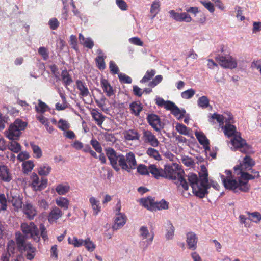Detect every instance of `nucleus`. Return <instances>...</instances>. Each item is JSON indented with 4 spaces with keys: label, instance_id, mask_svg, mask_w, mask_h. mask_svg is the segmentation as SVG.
Instances as JSON below:
<instances>
[{
    "label": "nucleus",
    "instance_id": "nucleus-1",
    "mask_svg": "<svg viewBox=\"0 0 261 261\" xmlns=\"http://www.w3.org/2000/svg\"><path fill=\"white\" fill-rule=\"evenodd\" d=\"M27 123L21 119H17L13 123L11 124L8 129L6 130L5 134L11 142L8 144L7 149L14 153H17L21 150V145L16 141L19 140L21 135V130H24Z\"/></svg>",
    "mask_w": 261,
    "mask_h": 261
},
{
    "label": "nucleus",
    "instance_id": "nucleus-2",
    "mask_svg": "<svg viewBox=\"0 0 261 261\" xmlns=\"http://www.w3.org/2000/svg\"><path fill=\"white\" fill-rule=\"evenodd\" d=\"M224 133L228 138L233 136L231 142L236 149L245 154L254 153L252 146L247 144L246 141L241 137L240 133L236 131L234 125L226 123L224 127Z\"/></svg>",
    "mask_w": 261,
    "mask_h": 261
},
{
    "label": "nucleus",
    "instance_id": "nucleus-3",
    "mask_svg": "<svg viewBox=\"0 0 261 261\" xmlns=\"http://www.w3.org/2000/svg\"><path fill=\"white\" fill-rule=\"evenodd\" d=\"M15 236L18 250L21 253L27 251V259L30 260L33 259L35 255L36 248L30 242H26L27 238L20 231L16 232Z\"/></svg>",
    "mask_w": 261,
    "mask_h": 261
},
{
    "label": "nucleus",
    "instance_id": "nucleus-4",
    "mask_svg": "<svg viewBox=\"0 0 261 261\" xmlns=\"http://www.w3.org/2000/svg\"><path fill=\"white\" fill-rule=\"evenodd\" d=\"M117 163L119 167H121L122 170L128 172H130L132 169H135L137 165L135 154L132 152L127 153L126 156L119 154Z\"/></svg>",
    "mask_w": 261,
    "mask_h": 261
},
{
    "label": "nucleus",
    "instance_id": "nucleus-5",
    "mask_svg": "<svg viewBox=\"0 0 261 261\" xmlns=\"http://www.w3.org/2000/svg\"><path fill=\"white\" fill-rule=\"evenodd\" d=\"M221 53L218 54L215 57L216 61L219 64L224 68L234 69L237 66V63L235 59L229 54L224 53V46L221 47Z\"/></svg>",
    "mask_w": 261,
    "mask_h": 261
},
{
    "label": "nucleus",
    "instance_id": "nucleus-6",
    "mask_svg": "<svg viewBox=\"0 0 261 261\" xmlns=\"http://www.w3.org/2000/svg\"><path fill=\"white\" fill-rule=\"evenodd\" d=\"M20 228L24 234L23 235L26 238L29 236L30 238H32L35 242L40 241V237L39 229L34 222H30L29 223L23 222L21 224Z\"/></svg>",
    "mask_w": 261,
    "mask_h": 261
},
{
    "label": "nucleus",
    "instance_id": "nucleus-7",
    "mask_svg": "<svg viewBox=\"0 0 261 261\" xmlns=\"http://www.w3.org/2000/svg\"><path fill=\"white\" fill-rule=\"evenodd\" d=\"M164 170L167 174L166 179L176 180L178 177V173H184V171L180 169L179 165L177 163L166 164L164 166Z\"/></svg>",
    "mask_w": 261,
    "mask_h": 261
},
{
    "label": "nucleus",
    "instance_id": "nucleus-8",
    "mask_svg": "<svg viewBox=\"0 0 261 261\" xmlns=\"http://www.w3.org/2000/svg\"><path fill=\"white\" fill-rule=\"evenodd\" d=\"M32 179L31 186L33 190L35 191H41L44 190L47 186V179L42 178L40 180L38 175L35 172H33L31 176Z\"/></svg>",
    "mask_w": 261,
    "mask_h": 261
},
{
    "label": "nucleus",
    "instance_id": "nucleus-9",
    "mask_svg": "<svg viewBox=\"0 0 261 261\" xmlns=\"http://www.w3.org/2000/svg\"><path fill=\"white\" fill-rule=\"evenodd\" d=\"M106 154L108 158L109 159L110 163V165L112 168L117 172H118L120 170V168L119 167V165L117 163V161L119 158V154L116 151L111 147H108L105 149Z\"/></svg>",
    "mask_w": 261,
    "mask_h": 261
},
{
    "label": "nucleus",
    "instance_id": "nucleus-10",
    "mask_svg": "<svg viewBox=\"0 0 261 261\" xmlns=\"http://www.w3.org/2000/svg\"><path fill=\"white\" fill-rule=\"evenodd\" d=\"M255 164V161L248 155H246L242 162L233 167L234 170L237 172L242 171H250L251 168Z\"/></svg>",
    "mask_w": 261,
    "mask_h": 261
},
{
    "label": "nucleus",
    "instance_id": "nucleus-11",
    "mask_svg": "<svg viewBox=\"0 0 261 261\" xmlns=\"http://www.w3.org/2000/svg\"><path fill=\"white\" fill-rule=\"evenodd\" d=\"M220 178L225 189L232 191L234 193H238L237 191V180L233 178L225 177V176L220 174Z\"/></svg>",
    "mask_w": 261,
    "mask_h": 261
},
{
    "label": "nucleus",
    "instance_id": "nucleus-12",
    "mask_svg": "<svg viewBox=\"0 0 261 261\" xmlns=\"http://www.w3.org/2000/svg\"><path fill=\"white\" fill-rule=\"evenodd\" d=\"M146 119L148 123L156 132H160L162 126V122L160 117L153 113L148 114Z\"/></svg>",
    "mask_w": 261,
    "mask_h": 261
},
{
    "label": "nucleus",
    "instance_id": "nucleus-13",
    "mask_svg": "<svg viewBox=\"0 0 261 261\" xmlns=\"http://www.w3.org/2000/svg\"><path fill=\"white\" fill-rule=\"evenodd\" d=\"M210 186L208 184H204L203 186H201L199 182V184L197 186L194 188L193 187L192 192L195 196L201 199L204 198L207 195Z\"/></svg>",
    "mask_w": 261,
    "mask_h": 261
},
{
    "label": "nucleus",
    "instance_id": "nucleus-14",
    "mask_svg": "<svg viewBox=\"0 0 261 261\" xmlns=\"http://www.w3.org/2000/svg\"><path fill=\"white\" fill-rule=\"evenodd\" d=\"M169 13L170 17L177 21L190 22L192 21V18L190 15L186 12L177 13L174 10H172L169 11Z\"/></svg>",
    "mask_w": 261,
    "mask_h": 261
},
{
    "label": "nucleus",
    "instance_id": "nucleus-15",
    "mask_svg": "<svg viewBox=\"0 0 261 261\" xmlns=\"http://www.w3.org/2000/svg\"><path fill=\"white\" fill-rule=\"evenodd\" d=\"M0 179L6 182H9L12 179L10 169L2 163H0Z\"/></svg>",
    "mask_w": 261,
    "mask_h": 261
},
{
    "label": "nucleus",
    "instance_id": "nucleus-16",
    "mask_svg": "<svg viewBox=\"0 0 261 261\" xmlns=\"http://www.w3.org/2000/svg\"><path fill=\"white\" fill-rule=\"evenodd\" d=\"M198 241L196 234L193 232H189L186 234V242L189 249L195 250L197 248Z\"/></svg>",
    "mask_w": 261,
    "mask_h": 261
},
{
    "label": "nucleus",
    "instance_id": "nucleus-17",
    "mask_svg": "<svg viewBox=\"0 0 261 261\" xmlns=\"http://www.w3.org/2000/svg\"><path fill=\"white\" fill-rule=\"evenodd\" d=\"M149 172L155 179H159L161 177L164 178L167 177V174L165 173L164 169H163L161 168H157L155 165H150L149 166Z\"/></svg>",
    "mask_w": 261,
    "mask_h": 261
},
{
    "label": "nucleus",
    "instance_id": "nucleus-18",
    "mask_svg": "<svg viewBox=\"0 0 261 261\" xmlns=\"http://www.w3.org/2000/svg\"><path fill=\"white\" fill-rule=\"evenodd\" d=\"M143 138L145 142L149 143L151 146L154 147H157L159 144V141L155 136L149 130L143 132Z\"/></svg>",
    "mask_w": 261,
    "mask_h": 261
},
{
    "label": "nucleus",
    "instance_id": "nucleus-19",
    "mask_svg": "<svg viewBox=\"0 0 261 261\" xmlns=\"http://www.w3.org/2000/svg\"><path fill=\"white\" fill-rule=\"evenodd\" d=\"M63 213L61 210L58 207L55 206L53 207L48 216V221L49 223H52L61 217Z\"/></svg>",
    "mask_w": 261,
    "mask_h": 261
},
{
    "label": "nucleus",
    "instance_id": "nucleus-20",
    "mask_svg": "<svg viewBox=\"0 0 261 261\" xmlns=\"http://www.w3.org/2000/svg\"><path fill=\"white\" fill-rule=\"evenodd\" d=\"M116 217L115 220V224L113 225V230H117L121 228L126 223V218L124 214H116Z\"/></svg>",
    "mask_w": 261,
    "mask_h": 261
},
{
    "label": "nucleus",
    "instance_id": "nucleus-21",
    "mask_svg": "<svg viewBox=\"0 0 261 261\" xmlns=\"http://www.w3.org/2000/svg\"><path fill=\"white\" fill-rule=\"evenodd\" d=\"M100 84L103 91L106 93L107 96L110 97L115 94L113 87L107 80L102 78L100 80Z\"/></svg>",
    "mask_w": 261,
    "mask_h": 261
},
{
    "label": "nucleus",
    "instance_id": "nucleus-22",
    "mask_svg": "<svg viewBox=\"0 0 261 261\" xmlns=\"http://www.w3.org/2000/svg\"><path fill=\"white\" fill-rule=\"evenodd\" d=\"M198 174L200 185L203 186L204 184H208V172L204 165L201 166V171Z\"/></svg>",
    "mask_w": 261,
    "mask_h": 261
},
{
    "label": "nucleus",
    "instance_id": "nucleus-23",
    "mask_svg": "<svg viewBox=\"0 0 261 261\" xmlns=\"http://www.w3.org/2000/svg\"><path fill=\"white\" fill-rule=\"evenodd\" d=\"M154 199L151 196H148L146 198H141L140 199V203L145 208L152 211V209H154Z\"/></svg>",
    "mask_w": 261,
    "mask_h": 261
},
{
    "label": "nucleus",
    "instance_id": "nucleus-24",
    "mask_svg": "<svg viewBox=\"0 0 261 261\" xmlns=\"http://www.w3.org/2000/svg\"><path fill=\"white\" fill-rule=\"evenodd\" d=\"M243 179L241 177H239L237 179V191L238 193L240 192H247L249 191L250 186L248 182Z\"/></svg>",
    "mask_w": 261,
    "mask_h": 261
},
{
    "label": "nucleus",
    "instance_id": "nucleus-25",
    "mask_svg": "<svg viewBox=\"0 0 261 261\" xmlns=\"http://www.w3.org/2000/svg\"><path fill=\"white\" fill-rule=\"evenodd\" d=\"M93 119L98 126H101L104 121L106 116L99 112L97 110L93 109L91 113Z\"/></svg>",
    "mask_w": 261,
    "mask_h": 261
},
{
    "label": "nucleus",
    "instance_id": "nucleus-26",
    "mask_svg": "<svg viewBox=\"0 0 261 261\" xmlns=\"http://www.w3.org/2000/svg\"><path fill=\"white\" fill-rule=\"evenodd\" d=\"M76 85L77 89L80 91V95L83 97H86L89 94V92L86 84L80 80L76 81Z\"/></svg>",
    "mask_w": 261,
    "mask_h": 261
},
{
    "label": "nucleus",
    "instance_id": "nucleus-27",
    "mask_svg": "<svg viewBox=\"0 0 261 261\" xmlns=\"http://www.w3.org/2000/svg\"><path fill=\"white\" fill-rule=\"evenodd\" d=\"M124 135L125 139L127 140H139L140 138V135L134 129L125 130Z\"/></svg>",
    "mask_w": 261,
    "mask_h": 261
},
{
    "label": "nucleus",
    "instance_id": "nucleus-28",
    "mask_svg": "<svg viewBox=\"0 0 261 261\" xmlns=\"http://www.w3.org/2000/svg\"><path fill=\"white\" fill-rule=\"evenodd\" d=\"M51 170V167L47 163L40 165L38 169V173L40 176H47Z\"/></svg>",
    "mask_w": 261,
    "mask_h": 261
},
{
    "label": "nucleus",
    "instance_id": "nucleus-29",
    "mask_svg": "<svg viewBox=\"0 0 261 261\" xmlns=\"http://www.w3.org/2000/svg\"><path fill=\"white\" fill-rule=\"evenodd\" d=\"M129 108L132 114L136 116H139L140 113L142 111L143 107L142 104L139 102L137 103L136 101H133L129 105Z\"/></svg>",
    "mask_w": 261,
    "mask_h": 261
},
{
    "label": "nucleus",
    "instance_id": "nucleus-30",
    "mask_svg": "<svg viewBox=\"0 0 261 261\" xmlns=\"http://www.w3.org/2000/svg\"><path fill=\"white\" fill-rule=\"evenodd\" d=\"M23 212L29 220L34 219L36 215L35 211L30 203H27L23 208Z\"/></svg>",
    "mask_w": 261,
    "mask_h": 261
},
{
    "label": "nucleus",
    "instance_id": "nucleus-31",
    "mask_svg": "<svg viewBox=\"0 0 261 261\" xmlns=\"http://www.w3.org/2000/svg\"><path fill=\"white\" fill-rule=\"evenodd\" d=\"M169 203L166 201L165 199H162L159 202H155L154 201L153 207L154 209H152V211L157 210H167L169 207Z\"/></svg>",
    "mask_w": 261,
    "mask_h": 261
},
{
    "label": "nucleus",
    "instance_id": "nucleus-32",
    "mask_svg": "<svg viewBox=\"0 0 261 261\" xmlns=\"http://www.w3.org/2000/svg\"><path fill=\"white\" fill-rule=\"evenodd\" d=\"M160 2L159 0L154 1L150 8V12L152 14L151 19L154 18L160 10Z\"/></svg>",
    "mask_w": 261,
    "mask_h": 261
},
{
    "label": "nucleus",
    "instance_id": "nucleus-33",
    "mask_svg": "<svg viewBox=\"0 0 261 261\" xmlns=\"http://www.w3.org/2000/svg\"><path fill=\"white\" fill-rule=\"evenodd\" d=\"M56 203L64 210H67L69 205V200L65 197H59L56 199Z\"/></svg>",
    "mask_w": 261,
    "mask_h": 261
},
{
    "label": "nucleus",
    "instance_id": "nucleus-34",
    "mask_svg": "<svg viewBox=\"0 0 261 261\" xmlns=\"http://www.w3.org/2000/svg\"><path fill=\"white\" fill-rule=\"evenodd\" d=\"M166 233L165 237L167 240L172 239L174 234L175 228L170 221H168L166 226Z\"/></svg>",
    "mask_w": 261,
    "mask_h": 261
},
{
    "label": "nucleus",
    "instance_id": "nucleus-35",
    "mask_svg": "<svg viewBox=\"0 0 261 261\" xmlns=\"http://www.w3.org/2000/svg\"><path fill=\"white\" fill-rule=\"evenodd\" d=\"M195 136L198 140L199 143L201 145H207L209 144V140L202 132H198L196 130L195 132Z\"/></svg>",
    "mask_w": 261,
    "mask_h": 261
},
{
    "label": "nucleus",
    "instance_id": "nucleus-36",
    "mask_svg": "<svg viewBox=\"0 0 261 261\" xmlns=\"http://www.w3.org/2000/svg\"><path fill=\"white\" fill-rule=\"evenodd\" d=\"M16 242L13 240L8 241L7 246V251L8 254L11 256H13L16 252Z\"/></svg>",
    "mask_w": 261,
    "mask_h": 261
},
{
    "label": "nucleus",
    "instance_id": "nucleus-37",
    "mask_svg": "<svg viewBox=\"0 0 261 261\" xmlns=\"http://www.w3.org/2000/svg\"><path fill=\"white\" fill-rule=\"evenodd\" d=\"M70 187L68 185L59 184L56 188V191L59 195H64L69 192Z\"/></svg>",
    "mask_w": 261,
    "mask_h": 261
},
{
    "label": "nucleus",
    "instance_id": "nucleus-38",
    "mask_svg": "<svg viewBox=\"0 0 261 261\" xmlns=\"http://www.w3.org/2000/svg\"><path fill=\"white\" fill-rule=\"evenodd\" d=\"M38 105L35 106V109L37 113H40L41 114L44 113L47 110L50 109L49 107L45 102H43L41 100L39 99Z\"/></svg>",
    "mask_w": 261,
    "mask_h": 261
},
{
    "label": "nucleus",
    "instance_id": "nucleus-39",
    "mask_svg": "<svg viewBox=\"0 0 261 261\" xmlns=\"http://www.w3.org/2000/svg\"><path fill=\"white\" fill-rule=\"evenodd\" d=\"M188 181L191 188L195 187L199 184V180L195 173H190L188 175Z\"/></svg>",
    "mask_w": 261,
    "mask_h": 261
},
{
    "label": "nucleus",
    "instance_id": "nucleus-40",
    "mask_svg": "<svg viewBox=\"0 0 261 261\" xmlns=\"http://www.w3.org/2000/svg\"><path fill=\"white\" fill-rule=\"evenodd\" d=\"M210 103V100L206 96H202L200 97L197 100L198 106L202 108L205 109L208 107Z\"/></svg>",
    "mask_w": 261,
    "mask_h": 261
},
{
    "label": "nucleus",
    "instance_id": "nucleus-41",
    "mask_svg": "<svg viewBox=\"0 0 261 261\" xmlns=\"http://www.w3.org/2000/svg\"><path fill=\"white\" fill-rule=\"evenodd\" d=\"M34 166L33 162L31 160L23 162L22 164V170L23 173L28 174L31 172Z\"/></svg>",
    "mask_w": 261,
    "mask_h": 261
},
{
    "label": "nucleus",
    "instance_id": "nucleus-42",
    "mask_svg": "<svg viewBox=\"0 0 261 261\" xmlns=\"http://www.w3.org/2000/svg\"><path fill=\"white\" fill-rule=\"evenodd\" d=\"M249 215L248 220L251 221L256 223H258L261 220V214L257 212L253 213L247 212Z\"/></svg>",
    "mask_w": 261,
    "mask_h": 261
},
{
    "label": "nucleus",
    "instance_id": "nucleus-43",
    "mask_svg": "<svg viewBox=\"0 0 261 261\" xmlns=\"http://www.w3.org/2000/svg\"><path fill=\"white\" fill-rule=\"evenodd\" d=\"M146 153L150 157L154 158L157 161L161 160L162 158L157 150L153 148H148L146 151Z\"/></svg>",
    "mask_w": 261,
    "mask_h": 261
},
{
    "label": "nucleus",
    "instance_id": "nucleus-44",
    "mask_svg": "<svg viewBox=\"0 0 261 261\" xmlns=\"http://www.w3.org/2000/svg\"><path fill=\"white\" fill-rule=\"evenodd\" d=\"M106 56L99 55L95 58V62L98 68L100 70H103L106 68L105 58Z\"/></svg>",
    "mask_w": 261,
    "mask_h": 261
},
{
    "label": "nucleus",
    "instance_id": "nucleus-45",
    "mask_svg": "<svg viewBox=\"0 0 261 261\" xmlns=\"http://www.w3.org/2000/svg\"><path fill=\"white\" fill-rule=\"evenodd\" d=\"M164 107L167 110H170L172 115L175 110L178 111V107L174 102L170 100H167Z\"/></svg>",
    "mask_w": 261,
    "mask_h": 261
},
{
    "label": "nucleus",
    "instance_id": "nucleus-46",
    "mask_svg": "<svg viewBox=\"0 0 261 261\" xmlns=\"http://www.w3.org/2000/svg\"><path fill=\"white\" fill-rule=\"evenodd\" d=\"M155 73L156 71L154 69H151L150 71L148 70L140 82L145 83L149 81L155 75Z\"/></svg>",
    "mask_w": 261,
    "mask_h": 261
},
{
    "label": "nucleus",
    "instance_id": "nucleus-47",
    "mask_svg": "<svg viewBox=\"0 0 261 261\" xmlns=\"http://www.w3.org/2000/svg\"><path fill=\"white\" fill-rule=\"evenodd\" d=\"M214 119H216L218 123L223 124L224 118L223 115L215 113L212 115L211 117L209 118L208 121L211 123H214Z\"/></svg>",
    "mask_w": 261,
    "mask_h": 261
},
{
    "label": "nucleus",
    "instance_id": "nucleus-48",
    "mask_svg": "<svg viewBox=\"0 0 261 261\" xmlns=\"http://www.w3.org/2000/svg\"><path fill=\"white\" fill-rule=\"evenodd\" d=\"M68 243L72 244L75 247H79L83 245L84 243V240L82 239H78L77 237H74L72 239L68 238Z\"/></svg>",
    "mask_w": 261,
    "mask_h": 261
},
{
    "label": "nucleus",
    "instance_id": "nucleus-49",
    "mask_svg": "<svg viewBox=\"0 0 261 261\" xmlns=\"http://www.w3.org/2000/svg\"><path fill=\"white\" fill-rule=\"evenodd\" d=\"M30 145L33 153L35 154L34 157L36 158H40L42 155L41 148L38 145L34 144L33 143H31Z\"/></svg>",
    "mask_w": 261,
    "mask_h": 261
},
{
    "label": "nucleus",
    "instance_id": "nucleus-50",
    "mask_svg": "<svg viewBox=\"0 0 261 261\" xmlns=\"http://www.w3.org/2000/svg\"><path fill=\"white\" fill-rule=\"evenodd\" d=\"M245 171H239V172L237 173V174H240L241 175V178L247 181L248 182L249 180H252L255 178L253 175L250 174L248 172Z\"/></svg>",
    "mask_w": 261,
    "mask_h": 261
},
{
    "label": "nucleus",
    "instance_id": "nucleus-51",
    "mask_svg": "<svg viewBox=\"0 0 261 261\" xmlns=\"http://www.w3.org/2000/svg\"><path fill=\"white\" fill-rule=\"evenodd\" d=\"M118 77L121 83L131 84L132 83V78L123 73L118 74Z\"/></svg>",
    "mask_w": 261,
    "mask_h": 261
},
{
    "label": "nucleus",
    "instance_id": "nucleus-52",
    "mask_svg": "<svg viewBox=\"0 0 261 261\" xmlns=\"http://www.w3.org/2000/svg\"><path fill=\"white\" fill-rule=\"evenodd\" d=\"M90 144L92 146L94 150L98 153H101L102 148L99 142L95 139L93 138L90 141Z\"/></svg>",
    "mask_w": 261,
    "mask_h": 261
},
{
    "label": "nucleus",
    "instance_id": "nucleus-53",
    "mask_svg": "<svg viewBox=\"0 0 261 261\" xmlns=\"http://www.w3.org/2000/svg\"><path fill=\"white\" fill-rule=\"evenodd\" d=\"M195 91L193 89H189L182 92L181 93V96L184 99H190L192 98L195 94Z\"/></svg>",
    "mask_w": 261,
    "mask_h": 261
},
{
    "label": "nucleus",
    "instance_id": "nucleus-54",
    "mask_svg": "<svg viewBox=\"0 0 261 261\" xmlns=\"http://www.w3.org/2000/svg\"><path fill=\"white\" fill-rule=\"evenodd\" d=\"M83 245H84L89 251H93L95 248V245L89 238H87L84 241Z\"/></svg>",
    "mask_w": 261,
    "mask_h": 261
},
{
    "label": "nucleus",
    "instance_id": "nucleus-55",
    "mask_svg": "<svg viewBox=\"0 0 261 261\" xmlns=\"http://www.w3.org/2000/svg\"><path fill=\"white\" fill-rule=\"evenodd\" d=\"M176 129L180 134L187 135L188 134V128L182 123H177Z\"/></svg>",
    "mask_w": 261,
    "mask_h": 261
},
{
    "label": "nucleus",
    "instance_id": "nucleus-56",
    "mask_svg": "<svg viewBox=\"0 0 261 261\" xmlns=\"http://www.w3.org/2000/svg\"><path fill=\"white\" fill-rule=\"evenodd\" d=\"M184 173H178V177L177 178L178 181L180 182V185L181 186V187L183 188V189L187 191L189 189V185L184 177L182 174Z\"/></svg>",
    "mask_w": 261,
    "mask_h": 261
},
{
    "label": "nucleus",
    "instance_id": "nucleus-57",
    "mask_svg": "<svg viewBox=\"0 0 261 261\" xmlns=\"http://www.w3.org/2000/svg\"><path fill=\"white\" fill-rule=\"evenodd\" d=\"M40 231V236L44 241L48 240L47 231L44 224L41 223L39 225V230Z\"/></svg>",
    "mask_w": 261,
    "mask_h": 261
},
{
    "label": "nucleus",
    "instance_id": "nucleus-58",
    "mask_svg": "<svg viewBox=\"0 0 261 261\" xmlns=\"http://www.w3.org/2000/svg\"><path fill=\"white\" fill-rule=\"evenodd\" d=\"M163 80V76L161 75H156L152 81L148 83V86L154 88L156 86H157L158 84H159L161 82V81Z\"/></svg>",
    "mask_w": 261,
    "mask_h": 261
},
{
    "label": "nucleus",
    "instance_id": "nucleus-59",
    "mask_svg": "<svg viewBox=\"0 0 261 261\" xmlns=\"http://www.w3.org/2000/svg\"><path fill=\"white\" fill-rule=\"evenodd\" d=\"M178 111L175 110L174 113H173V115L176 117L177 119L180 120L182 119L186 114V111L185 109H179L178 108Z\"/></svg>",
    "mask_w": 261,
    "mask_h": 261
},
{
    "label": "nucleus",
    "instance_id": "nucleus-60",
    "mask_svg": "<svg viewBox=\"0 0 261 261\" xmlns=\"http://www.w3.org/2000/svg\"><path fill=\"white\" fill-rule=\"evenodd\" d=\"M12 202L13 205L17 208H20L22 207V199L20 197H13V199L12 200Z\"/></svg>",
    "mask_w": 261,
    "mask_h": 261
},
{
    "label": "nucleus",
    "instance_id": "nucleus-61",
    "mask_svg": "<svg viewBox=\"0 0 261 261\" xmlns=\"http://www.w3.org/2000/svg\"><path fill=\"white\" fill-rule=\"evenodd\" d=\"M59 22L56 18H51L48 22V24L52 30H56L59 26Z\"/></svg>",
    "mask_w": 261,
    "mask_h": 261
},
{
    "label": "nucleus",
    "instance_id": "nucleus-62",
    "mask_svg": "<svg viewBox=\"0 0 261 261\" xmlns=\"http://www.w3.org/2000/svg\"><path fill=\"white\" fill-rule=\"evenodd\" d=\"M109 68L112 73L114 74H118L119 73V68L113 61H110Z\"/></svg>",
    "mask_w": 261,
    "mask_h": 261
},
{
    "label": "nucleus",
    "instance_id": "nucleus-63",
    "mask_svg": "<svg viewBox=\"0 0 261 261\" xmlns=\"http://www.w3.org/2000/svg\"><path fill=\"white\" fill-rule=\"evenodd\" d=\"M200 2L211 13L214 12L215 8L214 5L210 1H201Z\"/></svg>",
    "mask_w": 261,
    "mask_h": 261
},
{
    "label": "nucleus",
    "instance_id": "nucleus-64",
    "mask_svg": "<svg viewBox=\"0 0 261 261\" xmlns=\"http://www.w3.org/2000/svg\"><path fill=\"white\" fill-rule=\"evenodd\" d=\"M62 80L63 81L64 86L67 89H68V86H69L73 82L72 77L70 74L67 76H64L63 77Z\"/></svg>",
    "mask_w": 261,
    "mask_h": 261
}]
</instances>
